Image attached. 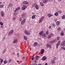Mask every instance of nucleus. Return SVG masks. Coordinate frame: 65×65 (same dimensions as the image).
I'll list each match as a JSON object with an SVG mask.
<instances>
[{
    "instance_id": "33",
    "label": "nucleus",
    "mask_w": 65,
    "mask_h": 65,
    "mask_svg": "<svg viewBox=\"0 0 65 65\" xmlns=\"http://www.w3.org/2000/svg\"><path fill=\"white\" fill-rule=\"evenodd\" d=\"M22 20H22V18H19V22H22Z\"/></svg>"
},
{
    "instance_id": "1",
    "label": "nucleus",
    "mask_w": 65,
    "mask_h": 65,
    "mask_svg": "<svg viewBox=\"0 0 65 65\" xmlns=\"http://www.w3.org/2000/svg\"><path fill=\"white\" fill-rule=\"evenodd\" d=\"M25 22L26 19H23L21 22V25H23V24H24V23Z\"/></svg>"
},
{
    "instance_id": "28",
    "label": "nucleus",
    "mask_w": 65,
    "mask_h": 65,
    "mask_svg": "<svg viewBox=\"0 0 65 65\" xmlns=\"http://www.w3.org/2000/svg\"><path fill=\"white\" fill-rule=\"evenodd\" d=\"M23 38L25 40H27V37L26 36H24Z\"/></svg>"
},
{
    "instance_id": "59",
    "label": "nucleus",
    "mask_w": 65,
    "mask_h": 65,
    "mask_svg": "<svg viewBox=\"0 0 65 65\" xmlns=\"http://www.w3.org/2000/svg\"><path fill=\"white\" fill-rule=\"evenodd\" d=\"M45 65H47V63H46L45 64Z\"/></svg>"
},
{
    "instance_id": "39",
    "label": "nucleus",
    "mask_w": 65,
    "mask_h": 65,
    "mask_svg": "<svg viewBox=\"0 0 65 65\" xmlns=\"http://www.w3.org/2000/svg\"><path fill=\"white\" fill-rule=\"evenodd\" d=\"M0 60H1V62L2 63L3 62V60L2 59H0Z\"/></svg>"
},
{
    "instance_id": "17",
    "label": "nucleus",
    "mask_w": 65,
    "mask_h": 65,
    "mask_svg": "<svg viewBox=\"0 0 65 65\" xmlns=\"http://www.w3.org/2000/svg\"><path fill=\"white\" fill-rule=\"evenodd\" d=\"M54 15H55V16H58V15H59V13L57 12H56L54 13Z\"/></svg>"
},
{
    "instance_id": "43",
    "label": "nucleus",
    "mask_w": 65,
    "mask_h": 65,
    "mask_svg": "<svg viewBox=\"0 0 65 65\" xmlns=\"http://www.w3.org/2000/svg\"><path fill=\"white\" fill-rule=\"evenodd\" d=\"M58 12L59 13H61V12H62V11L60 10H59L58 11Z\"/></svg>"
},
{
    "instance_id": "26",
    "label": "nucleus",
    "mask_w": 65,
    "mask_h": 65,
    "mask_svg": "<svg viewBox=\"0 0 65 65\" xmlns=\"http://www.w3.org/2000/svg\"><path fill=\"white\" fill-rule=\"evenodd\" d=\"M62 19H65V15H63L62 17Z\"/></svg>"
},
{
    "instance_id": "52",
    "label": "nucleus",
    "mask_w": 65,
    "mask_h": 65,
    "mask_svg": "<svg viewBox=\"0 0 65 65\" xmlns=\"http://www.w3.org/2000/svg\"><path fill=\"white\" fill-rule=\"evenodd\" d=\"M34 59H35V58H32L31 60H34Z\"/></svg>"
},
{
    "instance_id": "8",
    "label": "nucleus",
    "mask_w": 65,
    "mask_h": 65,
    "mask_svg": "<svg viewBox=\"0 0 65 65\" xmlns=\"http://www.w3.org/2000/svg\"><path fill=\"white\" fill-rule=\"evenodd\" d=\"M20 8L19 7H18L17 8L15 9V10L14 11V12H16L17 11H18V10H19V9H20Z\"/></svg>"
},
{
    "instance_id": "22",
    "label": "nucleus",
    "mask_w": 65,
    "mask_h": 65,
    "mask_svg": "<svg viewBox=\"0 0 65 65\" xmlns=\"http://www.w3.org/2000/svg\"><path fill=\"white\" fill-rule=\"evenodd\" d=\"M59 24H60V22H59V21H57V22L56 25H57V26H59Z\"/></svg>"
},
{
    "instance_id": "15",
    "label": "nucleus",
    "mask_w": 65,
    "mask_h": 65,
    "mask_svg": "<svg viewBox=\"0 0 65 65\" xmlns=\"http://www.w3.org/2000/svg\"><path fill=\"white\" fill-rule=\"evenodd\" d=\"M46 46L47 47H49L51 46V45H50L48 44H47L46 45Z\"/></svg>"
},
{
    "instance_id": "18",
    "label": "nucleus",
    "mask_w": 65,
    "mask_h": 65,
    "mask_svg": "<svg viewBox=\"0 0 65 65\" xmlns=\"http://www.w3.org/2000/svg\"><path fill=\"white\" fill-rule=\"evenodd\" d=\"M35 8L37 10L38 9H39V8H38V5H36L35 7Z\"/></svg>"
},
{
    "instance_id": "32",
    "label": "nucleus",
    "mask_w": 65,
    "mask_h": 65,
    "mask_svg": "<svg viewBox=\"0 0 65 65\" xmlns=\"http://www.w3.org/2000/svg\"><path fill=\"white\" fill-rule=\"evenodd\" d=\"M48 30H47L46 32V35H48Z\"/></svg>"
},
{
    "instance_id": "20",
    "label": "nucleus",
    "mask_w": 65,
    "mask_h": 65,
    "mask_svg": "<svg viewBox=\"0 0 65 65\" xmlns=\"http://www.w3.org/2000/svg\"><path fill=\"white\" fill-rule=\"evenodd\" d=\"M55 41H51L50 42H49V44H51L52 43H53V42H55Z\"/></svg>"
},
{
    "instance_id": "64",
    "label": "nucleus",
    "mask_w": 65,
    "mask_h": 65,
    "mask_svg": "<svg viewBox=\"0 0 65 65\" xmlns=\"http://www.w3.org/2000/svg\"><path fill=\"white\" fill-rule=\"evenodd\" d=\"M1 3H2V2H0V4H1Z\"/></svg>"
},
{
    "instance_id": "19",
    "label": "nucleus",
    "mask_w": 65,
    "mask_h": 65,
    "mask_svg": "<svg viewBox=\"0 0 65 65\" xmlns=\"http://www.w3.org/2000/svg\"><path fill=\"white\" fill-rule=\"evenodd\" d=\"M37 44H38V43H37V42H35L34 43V46H36V45H37Z\"/></svg>"
},
{
    "instance_id": "56",
    "label": "nucleus",
    "mask_w": 65,
    "mask_h": 65,
    "mask_svg": "<svg viewBox=\"0 0 65 65\" xmlns=\"http://www.w3.org/2000/svg\"><path fill=\"white\" fill-rule=\"evenodd\" d=\"M24 58H25V57L24 56L22 58L23 59H24Z\"/></svg>"
},
{
    "instance_id": "9",
    "label": "nucleus",
    "mask_w": 65,
    "mask_h": 65,
    "mask_svg": "<svg viewBox=\"0 0 65 65\" xmlns=\"http://www.w3.org/2000/svg\"><path fill=\"white\" fill-rule=\"evenodd\" d=\"M40 58V56L38 55H36L35 57V58H36V60H38V58Z\"/></svg>"
},
{
    "instance_id": "6",
    "label": "nucleus",
    "mask_w": 65,
    "mask_h": 65,
    "mask_svg": "<svg viewBox=\"0 0 65 65\" xmlns=\"http://www.w3.org/2000/svg\"><path fill=\"white\" fill-rule=\"evenodd\" d=\"M27 8L26 6L25 5L23 7H22V10H24L25 9H26V8Z\"/></svg>"
},
{
    "instance_id": "25",
    "label": "nucleus",
    "mask_w": 65,
    "mask_h": 65,
    "mask_svg": "<svg viewBox=\"0 0 65 65\" xmlns=\"http://www.w3.org/2000/svg\"><path fill=\"white\" fill-rule=\"evenodd\" d=\"M36 5H37V4H34L32 5V7H35H35Z\"/></svg>"
},
{
    "instance_id": "13",
    "label": "nucleus",
    "mask_w": 65,
    "mask_h": 65,
    "mask_svg": "<svg viewBox=\"0 0 65 65\" xmlns=\"http://www.w3.org/2000/svg\"><path fill=\"white\" fill-rule=\"evenodd\" d=\"M18 42V40L16 39L14 40L13 42V43H15Z\"/></svg>"
},
{
    "instance_id": "5",
    "label": "nucleus",
    "mask_w": 65,
    "mask_h": 65,
    "mask_svg": "<svg viewBox=\"0 0 65 65\" xmlns=\"http://www.w3.org/2000/svg\"><path fill=\"white\" fill-rule=\"evenodd\" d=\"M61 42L60 41H59L56 44V46L57 47V48L58 47V46L59 45H60V43Z\"/></svg>"
},
{
    "instance_id": "29",
    "label": "nucleus",
    "mask_w": 65,
    "mask_h": 65,
    "mask_svg": "<svg viewBox=\"0 0 65 65\" xmlns=\"http://www.w3.org/2000/svg\"><path fill=\"white\" fill-rule=\"evenodd\" d=\"M4 6V5H1L0 6V8H2Z\"/></svg>"
},
{
    "instance_id": "50",
    "label": "nucleus",
    "mask_w": 65,
    "mask_h": 65,
    "mask_svg": "<svg viewBox=\"0 0 65 65\" xmlns=\"http://www.w3.org/2000/svg\"><path fill=\"white\" fill-rule=\"evenodd\" d=\"M5 38H3V41H4V40H5Z\"/></svg>"
},
{
    "instance_id": "37",
    "label": "nucleus",
    "mask_w": 65,
    "mask_h": 65,
    "mask_svg": "<svg viewBox=\"0 0 65 65\" xmlns=\"http://www.w3.org/2000/svg\"><path fill=\"white\" fill-rule=\"evenodd\" d=\"M42 36L43 37H45L46 36H45V34H43L42 35Z\"/></svg>"
},
{
    "instance_id": "31",
    "label": "nucleus",
    "mask_w": 65,
    "mask_h": 65,
    "mask_svg": "<svg viewBox=\"0 0 65 65\" xmlns=\"http://www.w3.org/2000/svg\"><path fill=\"white\" fill-rule=\"evenodd\" d=\"M35 18V15H33L32 17V19H34Z\"/></svg>"
},
{
    "instance_id": "4",
    "label": "nucleus",
    "mask_w": 65,
    "mask_h": 65,
    "mask_svg": "<svg viewBox=\"0 0 65 65\" xmlns=\"http://www.w3.org/2000/svg\"><path fill=\"white\" fill-rule=\"evenodd\" d=\"M24 33L26 35H30V32H28L27 30H25L24 31Z\"/></svg>"
},
{
    "instance_id": "63",
    "label": "nucleus",
    "mask_w": 65,
    "mask_h": 65,
    "mask_svg": "<svg viewBox=\"0 0 65 65\" xmlns=\"http://www.w3.org/2000/svg\"><path fill=\"white\" fill-rule=\"evenodd\" d=\"M17 62H19V60H17Z\"/></svg>"
},
{
    "instance_id": "30",
    "label": "nucleus",
    "mask_w": 65,
    "mask_h": 65,
    "mask_svg": "<svg viewBox=\"0 0 65 65\" xmlns=\"http://www.w3.org/2000/svg\"><path fill=\"white\" fill-rule=\"evenodd\" d=\"M4 64H6V63H7V61H6V60H5L4 61Z\"/></svg>"
},
{
    "instance_id": "45",
    "label": "nucleus",
    "mask_w": 65,
    "mask_h": 65,
    "mask_svg": "<svg viewBox=\"0 0 65 65\" xmlns=\"http://www.w3.org/2000/svg\"><path fill=\"white\" fill-rule=\"evenodd\" d=\"M0 24L1 25H2V26L3 25V23L2 22H0Z\"/></svg>"
},
{
    "instance_id": "55",
    "label": "nucleus",
    "mask_w": 65,
    "mask_h": 65,
    "mask_svg": "<svg viewBox=\"0 0 65 65\" xmlns=\"http://www.w3.org/2000/svg\"><path fill=\"white\" fill-rule=\"evenodd\" d=\"M5 51H6V50H4V51H3L4 53H5Z\"/></svg>"
},
{
    "instance_id": "7",
    "label": "nucleus",
    "mask_w": 65,
    "mask_h": 65,
    "mask_svg": "<svg viewBox=\"0 0 65 65\" xmlns=\"http://www.w3.org/2000/svg\"><path fill=\"white\" fill-rule=\"evenodd\" d=\"M25 15H26V13H23L22 15V18H24Z\"/></svg>"
},
{
    "instance_id": "41",
    "label": "nucleus",
    "mask_w": 65,
    "mask_h": 65,
    "mask_svg": "<svg viewBox=\"0 0 65 65\" xmlns=\"http://www.w3.org/2000/svg\"><path fill=\"white\" fill-rule=\"evenodd\" d=\"M10 6H11V7H12L13 6V5H12L11 4H9Z\"/></svg>"
},
{
    "instance_id": "36",
    "label": "nucleus",
    "mask_w": 65,
    "mask_h": 65,
    "mask_svg": "<svg viewBox=\"0 0 65 65\" xmlns=\"http://www.w3.org/2000/svg\"><path fill=\"white\" fill-rule=\"evenodd\" d=\"M51 37V36H48L47 37V39H50V38Z\"/></svg>"
},
{
    "instance_id": "53",
    "label": "nucleus",
    "mask_w": 65,
    "mask_h": 65,
    "mask_svg": "<svg viewBox=\"0 0 65 65\" xmlns=\"http://www.w3.org/2000/svg\"><path fill=\"white\" fill-rule=\"evenodd\" d=\"M56 59V57H55L54 58V59H54V60H55Z\"/></svg>"
},
{
    "instance_id": "3",
    "label": "nucleus",
    "mask_w": 65,
    "mask_h": 65,
    "mask_svg": "<svg viewBox=\"0 0 65 65\" xmlns=\"http://www.w3.org/2000/svg\"><path fill=\"white\" fill-rule=\"evenodd\" d=\"M44 17H42L41 18L39 22V23H40L42 22V20H43V19H44Z\"/></svg>"
},
{
    "instance_id": "23",
    "label": "nucleus",
    "mask_w": 65,
    "mask_h": 65,
    "mask_svg": "<svg viewBox=\"0 0 65 65\" xmlns=\"http://www.w3.org/2000/svg\"><path fill=\"white\" fill-rule=\"evenodd\" d=\"M23 4H28V3L27 2H23Z\"/></svg>"
},
{
    "instance_id": "38",
    "label": "nucleus",
    "mask_w": 65,
    "mask_h": 65,
    "mask_svg": "<svg viewBox=\"0 0 65 65\" xmlns=\"http://www.w3.org/2000/svg\"><path fill=\"white\" fill-rule=\"evenodd\" d=\"M60 35L61 36H63V35H64V34L62 32H61L60 33Z\"/></svg>"
},
{
    "instance_id": "35",
    "label": "nucleus",
    "mask_w": 65,
    "mask_h": 65,
    "mask_svg": "<svg viewBox=\"0 0 65 65\" xmlns=\"http://www.w3.org/2000/svg\"><path fill=\"white\" fill-rule=\"evenodd\" d=\"M11 62V59H9L8 61L9 63H10Z\"/></svg>"
},
{
    "instance_id": "47",
    "label": "nucleus",
    "mask_w": 65,
    "mask_h": 65,
    "mask_svg": "<svg viewBox=\"0 0 65 65\" xmlns=\"http://www.w3.org/2000/svg\"><path fill=\"white\" fill-rule=\"evenodd\" d=\"M41 6H44V4H43L42 3H41Z\"/></svg>"
},
{
    "instance_id": "58",
    "label": "nucleus",
    "mask_w": 65,
    "mask_h": 65,
    "mask_svg": "<svg viewBox=\"0 0 65 65\" xmlns=\"http://www.w3.org/2000/svg\"><path fill=\"white\" fill-rule=\"evenodd\" d=\"M25 63H22V65H24Z\"/></svg>"
},
{
    "instance_id": "14",
    "label": "nucleus",
    "mask_w": 65,
    "mask_h": 65,
    "mask_svg": "<svg viewBox=\"0 0 65 65\" xmlns=\"http://www.w3.org/2000/svg\"><path fill=\"white\" fill-rule=\"evenodd\" d=\"M13 30H11L9 32V34H11L13 32Z\"/></svg>"
},
{
    "instance_id": "54",
    "label": "nucleus",
    "mask_w": 65,
    "mask_h": 65,
    "mask_svg": "<svg viewBox=\"0 0 65 65\" xmlns=\"http://www.w3.org/2000/svg\"><path fill=\"white\" fill-rule=\"evenodd\" d=\"M51 27H52V26H49V28L50 29H51Z\"/></svg>"
},
{
    "instance_id": "46",
    "label": "nucleus",
    "mask_w": 65,
    "mask_h": 65,
    "mask_svg": "<svg viewBox=\"0 0 65 65\" xmlns=\"http://www.w3.org/2000/svg\"><path fill=\"white\" fill-rule=\"evenodd\" d=\"M57 40H59V39L60 38V37H57Z\"/></svg>"
},
{
    "instance_id": "16",
    "label": "nucleus",
    "mask_w": 65,
    "mask_h": 65,
    "mask_svg": "<svg viewBox=\"0 0 65 65\" xmlns=\"http://www.w3.org/2000/svg\"><path fill=\"white\" fill-rule=\"evenodd\" d=\"M44 49H42L41 51V53L42 54L44 53Z\"/></svg>"
},
{
    "instance_id": "12",
    "label": "nucleus",
    "mask_w": 65,
    "mask_h": 65,
    "mask_svg": "<svg viewBox=\"0 0 65 65\" xmlns=\"http://www.w3.org/2000/svg\"><path fill=\"white\" fill-rule=\"evenodd\" d=\"M47 15L48 16V17L49 18H51V17H52L53 16V15L51 14H47Z\"/></svg>"
},
{
    "instance_id": "51",
    "label": "nucleus",
    "mask_w": 65,
    "mask_h": 65,
    "mask_svg": "<svg viewBox=\"0 0 65 65\" xmlns=\"http://www.w3.org/2000/svg\"><path fill=\"white\" fill-rule=\"evenodd\" d=\"M8 6L9 7H11V6H10V4L8 5Z\"/></svg>"
},
{
    "instance_id": "10",
    "label": "nucleus",
    "mask_w": 65,
    "mask_h": 65,
    "mask_svg": "<svg viewBox=\"0 0 65 65\" xmlns=\"http://www.w3.org/2000/svg\"><path fill=\"white\" fill-rule=\"evenodd\" d=\"M42 60H45L46 59V57L45 56H44L42 58Z\"/></svg>"
},
{
    "instance_id": "48",
    "label": "nucleus",
    "mask_w": 65,
    "mask_h": 65,
    "mask_svg": "<svg viewBox=\"0 0 65 65\" xmlns=\"http://www.w3.org/2000/svg\"><path fill=\"white\" fill-rule=\"evenodd\" d=\"M53 34L51 33L50 34V35L51 36H53Z\"/></svg>"
},
{
    "instance_id": "21",
    "label": "nucleus",
    "mask_w": 65,
    "mask_h": 65,
    "mask_svg": "<svg viewBox=\"0 0 65 65\" xmlns=\"http://www.w3.org/2000/svg\"><path fill=\"white\" fill-rule=\"evenodd\" d=\"M43 31H41L39 33V34L40 35H41V34H43Z\"/></svg>"
},
{
    "instance_id": "40",
    "label": "nucleus",
    "mask_w": 65,
    "mask_h": 65,
    "mask_svg": "<svg viewBox=\"0 0 65 65\" xmlns=\"http://www.w3.org/2000/svg\"><path fill=\"white\" fill-rule=\"evenodd\" d=\"M62 49L63 50H65V47H61Z\"/></svg>"
},
{
    "instance_id": "44",
    "label": "nucleus",
    "mask_w": 65,
    "mask_h": 65,
    "mask_svg": "<svg viewBox=\"0 0 65 65\" xmlns=\"http://www.w3.org/2000/svg\"><path fill=\"white\" fill-rule=\"evenodd\" d=\"M17 56L18 57H19V53H18L17 54Z\"/></svg>"
},
{
    "instance_id": "27",
    "label": "nucleus",
    "mask_w": 65,
    "mask_h": 65,
    "mask_svg": "<svg viewBox=\"0 0 65 65\" xmlns=\"http://www.w3.org/2000/svg\"><path fill=\"white\" fill-rule=\"evenodd\" d=\"M51 61L53 63H55V60L54 59H53Z\"/></svg>"
},
{
    "instance_id": "62",
    "label": "nucleus",
    "mask_w": 65,
    "mask_h": 65,
    "mask_svg": "<svg viewBox=\"0 0 65 65\" xmlns=\"http://www.w3.org/2000/svg\"><path fill=\"white\" fill-rule=\"evenodd\" d=\"M38 65H41V64H39Z\"/></svg>"
},
{
    "instance_id": "24",
    "label": "nucleus",
    "mask_w": 65,
    "mask_h": 65,
    "mask_svg": "<svg viewBox=\"0 0 65 65\" xmlns=\"http://www.w3.org/2000/svg\"><path fill=\"white\" fill-rule=\"evenodd\" d=\"M48 1V0H45L43 1V2L44 3H46Z\"/></svg>"
},
{
    "instance_id": "11",
    "label": "nucleus",
    "mask_w": 65,
    "mask_h": 65,
    "mask_svg": "<svg viewBox=\"0 0 65 65\" xmlns=\"http://www.w3.org/2000/svg\"><path fill=\"white\" fill-rule=\"evenodd\" d=\"M1 15L2 17H4V12L3 11H2L1 12Z\"/></svg>"
},
{
    "instance_id": "2",
    "label": "nucleus",
    "mask_w": 65,
    "mask_h": 65,
    "mask_svg": "<svg viewBox=\"0 0 65 65\" xmlns=\"http://www.w3.org/2000/svg\"><path fill=\"white\" fill-rule=\"evenodd\" d=\"M62 43L61 44V46H64L65 45V40L62 41Z\"/></svg>"
},
{
    "instance_id": "57",
    "label": "nucleus",
    "mask_w": 65,
    "mask_h": 65,
    "mask_svg": "<svg viewBox=\"0 0 65 65\" xmlns=\"http://www.w3.org/2000/svg\"><path fill=\"white\" fill-rule=\"evenodd\" d=\"M31 65H37V64H31Z\"/></svg>"
},
{
    "instance_id": "34",
    "label": "nucleus",
    "mask_w": 65,
    "mask_h": 65,
    "mask_svg": "<svg viewBox=\"0 0 65 65\" xmlns=\"http://www.w3.org/2000/svg\"><path fill=\"white\" fill-rule=\"evenodd\" d=\"M58 31H60V30H61V28L60 27H58V29H57Z\"/></svg>"
},
{
    "instance_id": "60",
    "label": "nucleus",
    "mask_w": 65,
    "mask_h": 65,
    "mask_svg": "<svg viewBox=\"0 0 65 65\" xmlns=\"http://www.w3.org/2000/svg\"><path fill=\"white\" fill-rule=\"evenodd\" d=\"M35 62H37V61H36V60H35Z\"/></svg>"
},
{
    "instance_id": "61",
    "label": "nucleus",
    "mask_w": 65,
    "mask_h": 65,
    "mask_svg": "<svg viewBox=\"0 0 65 65\" xmlns=\"http://www.w3.org/2000/svg\"><path fill=\"white\" fill-rule=\"evenodd\" d=\"M58 1H61V0H58Z\"/></svg>"
},
{
    "instance_id": "42",
    "label": "nucleus",
    "mask_w": 65,
    "mask_h": 65,
    "mask_svg": "<svg viewBox=\"0 0 65 65\" xmlns=\"http://www.w3.org/2000/svg\"><path fill=\"white\" fill-rule=\"evenodd\" d=\"M52 26H53V27H55V26H56V25L53 23L52 24Z\"/></svg>"
},
{
    "instance_id": "49",
    "label": "nucleus",
    "mask_w": 65,
    "mask_h": 65,
    "mask_svg": "<svg viewBox=\"0 0 65 65\" xmlns=\"http://www.w3.org/2000/svg\"><path fill=\"white\" fill-rule=\"evenodd\" d=\"M13 20H14H14H15V17H14L13 18Z\"/></svg>"
}]
</instances>
